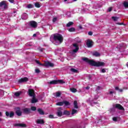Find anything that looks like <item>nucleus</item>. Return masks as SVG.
<instances>
[{"label": "nucleus", "mask_w": 128, "mask_h": 128, "mask_svg": "<svg viewBox=\"0 0 128 128\" xmlns=\"http://www.w3.org/2000/svg\"><path fill=\"white\" fill-rule=\"evenodd\" d=\"M84 62H88L90 66H96V68H100V66H104V62H96L94 60H90L88 58H82Z\"/></svg>", "instance_id": "1"}, {"label": "nucleus", "mask_w": 128, "mask_h": 128, "mask_svg": "<svg viewBox=\"0 0 128 128\" xmlns=\"http://www.w3.org/2000/svg\"><path fill=\"white\" fill-rule=\"evenodd\" d=\"M53 40L55 42L58 40V42H59L60 44H62V42H64V37H62V34H54Z\"/></svg>", "instance_id": "2"}, {"label": "nucleus", "mask_w": 128, "mask_h": 128, "mask_svg": "<svg viewBox=\"0 0 128 128\" xmlns=\"http://www.w3.org/2000/svg\"><path fill=\"white\" fill-rule=\"evenodd\" d=\"M50 84H66V82L62 80H53L49 82Z\"/></svg>", "instance_id": "3"}, {"label": "nucleus", "mask_w": 128, "mask_h": 128, "mask_svg": "<svg viewBox=\"0 0 128 128\" xmlns=\"http://www.w3.org/2000/svg\"><path fill=\"white\" fill-rule=\"evenodd\" d=\"M70 106V103L68 101L64 100L63 102H60L56 103V106Z\"/></svg>", "instance_id": "4"}, {"label": "nucleus", "mask_w": 128, "mask_h": 128, "mask_svg": "<svg viewBox=\"0 0 128 128\" xmlns=\"http://www.w3.org/2000/svg\"><path fill=\"white\" fill-rule=\"evenodd\" d=\"M29 26L33 28H38V22L34 20L30 21L29 22Z\"/></svg>", "instance_id": "5"}, {"label": "nucleus", "mask_w": 128, "mask_h": 128, "mask_svg": "<svg viewBox=\"0 0 128 128\" xmlns=\"http://www.w3.org/2000/svg\"><path fill=\"white\" fill-rule=\"evenodd\" d=\"M15 110L16 114V116H21L22 114V110H20V108H15Z\"/></svg>", "instance_id": "6"}, {"label": "nucleus", "mask_w": 128, "mask_h": 128, "mask_svg": "<svg viewBox=\"0 0 128 128\" xmlns=\"http://www.w3.org/2000/svg\"><path fill=\"white\" fill-rule=\"evenodd\" d=\"M6 116L8 118H12L14 116V112L12 111L10 112H6Z\"/></svg>", "instance_id": "7"}, {"label": "nucleus", "mask_w": 128, "mask_h": 128, "mask_svg": "<svg viewBox=\"0 0 128 128\" xmlns=\"http://www.w3.org/2000/svg\"><path fill=\"white\" fill-rule=\"evenodd\" d=\"M28 94L29 96H36V94L34 93V89H28Z\"/></svg>", "instance_id": "8"}, {"label": "nucleus", "mask_w": 128, "mask_h": 128, "mask_svg": "<svg viewBox=\"0 0 128 128\" xmlns=\"http://www.w3.org/2000/svg\"><path fill=\"white\" fill-rule=\"evenodd\" d=\"M62 108L61 107H60L58 108L56 112V114L57 116L59 117L60 118V116H62Z\"/></svg>", "instance_id": "9"}, {"label": "nucleus", "mask_w": 128, "mask_h": 128, "mask_svg": "<svg viewBox=\"0 0 128 128\" xmlns=\"http://www.w3.org/2000/svg\"><path fill=\"white\" fill-rule=\"evenodd\" d=\"M72 46L74 48H75V49L73 50H72L73 52H78V50H80V47H78V44H73Z\"/></svg>", "instance_id": "10"}, {"label": "nucleus", "mask_w": 128, "mask_h": 128, "mask_svg": "<svg viewBox=\"0 0 128 128\" xmlns=\"http://www.w3.org/2000/svg\"><path fill=\"white\" fill-rule=\"evenodd\" d=\"M2 6H4V10H6L8 8V4L6 3V1L3 0L0 2V8H2Z\"/></svg>", "instance_id": "11"}, {"label": "nucleus", "mask_w": 128, "mask_h": 128, "mask_svg": "<svg viewBox=\"0 0 128 128\" xmlns=\"http://www.w3.org/2000/svg\"><path fill=\"white\" fill-rule=\"evenodd\" d=\"M14 126H19L20 128H26V124L18 123L14 124Z\"/></svg>", "instance_id": "12"}, {"label": "nucleus", "mask_w": 128, "mask_h": 128, "mask_svg": "<svg viewBox=\"0 0 128 128\" xmlns=\"http://www.w3.org/2000/svg\"><path fill=\"white\" fill-rule=\"evenodd\" d=\"M115 108H118V110H124V108L122 107L120 104H115Z\"/></svg>", "instance_id": "13"}, {"label": "nucleus", "mask_w": 128, "mask_h": 128, "mask_svg": "<svg viewBox=\"0 0 128 128\" xmlns=\"http://www.w3.org/2000/svg\"><path fill=\"white\" fill-rule=\"evenodd\" d=\"M22 110L23 113L24 114H30V108H24Z\"/></svg>", "instance_id": "14"}, {"label": "nucleus", "mask_w": 128, "mask_h": 128, "mask_svg": "<svg viewBox=\"0 0 128 128\" xmlns=\"http://www.w3.org/2000/svg\"><path fill=\"white\" fill-rule=\"evenodd\" d=\"M28 78L26 77L21 78L18 80V82L20 84H22V82H28Z\"/></svg>", "instance_id": "15"}, {"label": "nucleus", "mask_w": 128, "mask_h": 128, "mask_svg": "<svg viewBox=\"0 0 128 128\" xmlns=\"http://www.w3.org/2000/svg\"><path fill=\"white\" fill-rule=\"evenodd\" d=\"M92 41L90 40H87L86 44L88 46V48H92Z\"/></svg>", "instance_id": "16"}, {"label": "nucleus", "mask_w": 128, "mask_h": 128, "mask_svg": "<svg viewBox=\"0 0 128 128\" xmlns=\"http://www.w3.org/2000/svg\"><path fill=\"white\" fill-rule=\"evenodd\" d=\"M54 64L50 62H45L44 65V66H51L52 67L54 66Z\"/></svg>", "instance_id": "17"}, {"label": "nucleus", "mask_w": 128, "mask_h": 128, "mask_svg": "<svg viewBox=\"0 0 128 128\" xmlns=\"http://www.w3.org/2000/svg\"><path fill=\"white\" fill-rule=\"evenodd\" d=\"M36 124H44V120L42 119H38L36 121Z\"/></svg>", "instance_id": "18"}, {"label": "nucleus", "mask_w": 128, "mask_h": 128, "mask_svg": "<svg viewBox=\"0 0 128 128\" xmlns=\"http://www.w3.org/2000/svg\"><path fill=\"white\" fill-rule=\"evenodd\" d=\"M38 114H40L42 116L44 114V112L40 108H39L38 109Z\"/></svg>", "instance_id": "19"}, {"label": "nucleus", "mask_w": 128, "mask_h": 128, "mask_svg": "<svg viewBox=\"0 0 128 128\" xmlns=\"http://www.w3.org/2000/svg\"><path fill=\"white\" fill-rule=\"evenodd\" d=\"M92 56H94L98 57L100 56V54L98 52H92Z\"/></svg>", "instance_id": "20"}, {"label": "nucleus", "mask_w": 128, "mask_h": 128, "mask_svg": "<svg viewBox=\"0 0 128 128\" xmlns=\"http://www.w3.org/2000/svg\"><path fill=\"white\" fill-rule=\"evenodd\" d=\"M38 102V99L36 98V96H33L31 100L32 104H36Z\"/></svg>", "instance_id": "21"}, {"label": "nucleus", "mask_w": 128, "mask_h": 128, "mask_svg": "<svg viewBox=\"0 0 128 128\" xmlns=\"http://www.w3.org/2000/svg\"><path fill=\"white\" fill-rule=\"evenodd\" d=\"M22 94V91L16 92L14 93V96L16 97H18L20 94Z\"/></svg>", "instance_id": "22"}, {"label": "nucleus", "mask_w": 128, "mask_h": 128, "mask_svg": "<svg viewBox=\"0 0 128 128\" xmlns=\"http://www.w3.org/2000/svg\"><path fill=\"white\" fill-rule=\"evenodd\" d=\"M74 108H78V101L74 100Z\"/></svg>", "instance_id": "23"}, {"label": "nucleus", "mask_w": 128, "mask_h": 128, "mask_svg": "<svg viewBox=\"0 0 128 128\" xmlns=\"http://www.w3.org/2000/svg\"><path fill=\"white\" fill-rule=\"evenodd\" d=\"M63 114H65L66 116H70V111L65 110L63 112Z\"/></svg>", "instance_id": "24"}, {"label": "nucleus", "mask_w": 128, "mask_h": 128, "mask_svg": "<svg viewBox=\"0 0 128 128\" xmlns=\"http://www.w3.org/2000/svg\"><path fill=\"white\" fill-rule=\"evenodd\" d=\"M73 24H74V22H70L66 24V26H67V28H70V26H72Z\"/></svg>", "instance_id": "25"}, {"label": "nucleus", "mask_w": 128, "mask_h": 128, "mask_svg": "<svg viewBox=\"0 0 128 128\" xmlns=\"http://www.w3.org/2000/svg\"><path fill=\"white\" fill-rule=\"evenodd\" d=\"M112 20H114V22H116L118 20V18H120L117 17V16H112Z\"/></svg>", "instance_id": "26"}, {"label": "nucleus", "mask_w": 128, "mask_h": 128, "mask_svg": "<svg viewBox=\"0 0 128 128\" xmlns=\"http://www.w3.org/2000/svg\"><path fill=\"white\" fill-rule=\"evenodd\" d=\"M74 114H78V110L76 109H72L71 114L74 115Z\"/></svg>", "instance_id": "27"}, {"label": "nucleus", "mask_w": 128, "mask_h": 128, "mask_svg": "<svg viewBox=\"0 0 128 128\" xmlns=\"http://www.w3.org/2000/svg\"><path fill=\"white\" fill-rule=\"evenodd\" d=\"M123 4L126 8H128V2H124Z\"/></svg>", "instance_id": "28"}, {"label": "nucleus", "mask_w": 128, "mask_h": 128, "mask_svg": "<svg viewBox=\"0 0 128 128\" xmlns=\"http://www.w3.org/2000/svg\"><path fill=\"white\" fill-rule=\"evenodd\" d=\"M75 31H76V28H71L68 29V32H75Z\"/></svg>", "instance_id": "29"}, {"label": "nucleus", "mask_w": 128, "mask_h": 128, "mask_svg": "<svg viewBox=\"0 0 128 128\" xmlns=\"http://www.w3.org/2000/svg\"><path fill=\"white\" fill-rule=\"evenodd\" d=\"M61 95H62V93H60V92H56V98H60V96Z\"/></svg>", "instance_id": "30"}, {"label": "nucleus", "mask_w": 128, "mask_h": 128, "mask_svg": "<svg viewBox=\"0 0 128 128\" xmlns=\"http://www.w3.org/2000/svg\"><path fill=\"white\" fill-rule=\"evenodd\" d=\"M70 90L72 92H78V90L76 88H70Z\"/></svg>", "instance_id": "31"}, {"label": "nucleus", "mask_w": 128, "mask_h": 128, "mask_svg": "<svg viewBox=\"0 0 128 128\" xmlns=\"http://www.w3.org/2000/svg\"><path fill=\"white\" fill-rule=\"evenodd\" d=\"M34 6L36 8H40V3L36 2L34 4Z\"/></svg>", "instance_id": "32"}, {"label": "nucleus", "mask_w": 128, "mask_h": 128, "mask_svg": "<svg viewBox=\"0 0 128 128\" xmlns=\"http://www.w3.org/2000/svg\"><path fill=\"white\" fill-rule=\"evenodd\" d=\"M35 62H36V64H40V66H44V64L40 62V61H38V60H36Z\"/></svg>", "instance_id": "33"}, {"label": "nucleus", "mask_w": 128, "mask_h": 128, "mask_svg": "<svg viewBox=\"0 0 128 128\" xmlns=\"http://www.w3.org/2000/svg\"><path fill=\"white\" fill-rule=\"evenodd\" d=\"M70 70L72 72H74L75 74H76V72H78V70L74 68H70Z\"/></svg>", "instance_id": "34"}, {"label": "nucleus", "mask_w": 128, "mask_h": 128, "mask_svg": "<svg viewBox=\"0 0 128 128\" xmlns=\"http://www.w3.org/2000/svg\"><path fill=\"white\" fill-rule=\"evenodd\" d=\"M26 8H34V6H32V4H28L27 5Z\"/></svg>", "instance_id": "35"}, {"label": "nucleus", "mask_w": 128, "mask_h": 128, "mask_svg": "<svg viewBox=\"0 0 128 128\" xmlns=\"http://www.w3.org/2000/svg\"><path fill=\"white\" fill-rule=\"evenodd\" d=\"M30 110H33V112H34L36 110V106H32Z\"/></svg>", "instance_id": "36"}, {"label": "nucleus", "mask_w": 128, "mask_h": 128, "mask_svg": "<svg viewBox=\"0 0 128 128\" xmlns=\"http://www.w3.org/2000/svg\"><path fill=\"white\" fill-rule=\"evenodd\" d=\"M118 116H116V117H113L112 118V120L114 122H118Z\"/></svg>", "instance_id": "37"}, {"label": "nucleus", "mask_w": 128, "mask_h": 128, "mask_svg": "<svg viewBox=\"0 0 128 128\" xmlns=\"http://www.w3.org/2000/svg\"><path fill=\"white\" fill-rule=\"evenodd\" d=\"M49 118H54V114H50L48 116Z\"/></svg>", "instance_id": "38"}, {"label": "nucleus", "mask_w": 128, "mask_h": 128, "mask_svg": "<svg viewBox=\"0 0 128 128\" xmlns=\"http://www.w3.org/2000/svg\"><path fill=\"white\" fill-rule=\"evenodd\" d=\"M35 72H36V74H40V69L38 68L36 69Z\"/></svg>", "instance_id": "39"}, {"label": "nucleus", "mask_w": 128, "mask_h": 128, "mask_svg": "<svg viewBox=\"0 0 128 128\" xmlns=\"http://www.w3.org/2000/svg\"><path fill=\"white\" fill-rule=\"evenodd\" d=\"M106 68H102L101 70V72H102V74H104V72H106Z\"/></svg>", "instance_id": "40"}, {"label": "nucleus", "mask_w": 128, "mask_h": 128, "mask_svg": "<svg viewBox=\"0 0 128 128\" xmlns=\"http://www.w3.org/2000/svg\"><path fill=\"white\" fill-rule=\"evenodd\" d=\"M100 90V86H98L96 88V92H98V90Z\"/></svg>", "instance_id": "41"}, {"label": "nucleus", "mask_w": 128, "mask_h": 128, "mask_svg": "<svg viewBox=\"0 0 128 128\" xmlns=\"http://www.w3.org/2000/svg\"><path fill=\"white\" fill-rule=\"evenodd\" d=\"M58 20V18H54L52 20V22H56V21Z\"/></svg>", "instance_id": "42"}, {"label": "nucleus", "mask_w": 128, "mask_h": 128, "mask_svg": "<svg viewBox=\"0 0 128 128\" xmlns=\"http://www.w3.org/2000/svg\"><path fill=\"white\" fill-rule=\"evenodd\" d=\"M40 52H44V50H46V48H40Z\"/></svg>", "instance_id": "43"}, {"label": "nucleus", "mask_w": 128, "mask_h": 128, "mask_svg": "<svg viewBox=\"0 0 128 128\" xmlns=\"http://www.w3.org/2000/svg\"><path fill=\"white\" fill-rule=\"evenodd\" d=\"M117 24H118V26H122V25H124V23L123 22H118Z\"/></svg>", "instance_id": "44"}, {"label": "nucleus", "mask_w": 128, "mask_h": 128, "mask_svg": "<svg viewBox=\"0 0 128 128\" xmlns=\"http://www.w3.org/2000/svg\"><path fill=\"white\" fill-rule=\"evenodd\" d=\"M10 2H11V4H14V0H8Z\"/></svg>", "instance_id": "45"}, {"label": "nucleus", "mask_w": 128, "mask_h": 128, "mask_svg": "<svg viewBox=\"0 0 128 128\" xmlns=\"http://www.w3.org/2000/svg\"><path fill=\"white\" fill-rule=\"evenodd\" d=\"M88 34V36H92V32H89Z\"/></svg>", "instance_id": "46"}, {"label": "nucleus", "mask_w": 128, "mask_h": 128, "mask_svg": "<svg viewBox=\"0 0 128 128\" xmlns=\"http://www.w3.org/2000/svg\"><path fill=\"white\" fill-rule=\"evenodd\" d=\"M108 12H110L111 10H112V7H110L108 9Z\"/></svg>", "instance_id": "47"}, {"label": "nucleus", "mask_w": 128, "mask_h": 128, "mask_svg": "<svg viewBox=\"0 0 128 128\" xmlns=\"http://www.w3.org/2000/svg\"><path fill=\"white\" fill-rule=\"evenodd\" d=\"M115 90H120V88H118V86H116V87L115 88Z\"/></svg>", "instance_id": "48"}, {"label": "nucleus", "mask_w": 128, "mask_h": 128, "mask_svg": "<svg viewBox=\"0 0 128 128\" xmlns=\"http://www.w3.org/2000/svg\"><path fill=\"white\" fill-rule=\"evenodd\" d=\"M90 87L89 86H87L86 88V90H90Z\"/></svg>", "instance_id": "49"}, {"label": "nucleus", "mask_w": 128, "mask_h": 128, "mask_svg": "<svg viewBox=\"0 0 128 128\" xmlns=\"http://www.w3.org/2000/svg\"><path fill=\"white\" fill-rule=\"evenodd\" d=\"M119 92H123V90H122V89H119Z\"/></svg>", "instance_id": "50"}, {"label": "nucleus", "mask_w": 128, "mask_h": 128, "mask_svg": "<svg viewBox=\"0 0 128 128\" xmlns=\"http://www.w3.org/2000/svg\"><path fill=\"white\" fill-rule=\"evenodd\" d=\"M77 42H78V44H80V43L82 42V40H78Z\"/></svg>", "instance_id": "51"}, {"label": "nucleus", "mask_w": 128, "mask_h": 128, "mask_svg": "<svg viewBox=\"0 0 128 128\" xmlns=\"http://www.w3.org/2000/svg\"><path fill=\"white\" fill-rule=\"evenodd\" d=\"M114 94V92H112V91H110V94Z\"/></svg>", "instance_id": "52"}, {"label": "nucleus", "mask_w": 128, "mask_h": 128, "mask_svg": "<svg viewBox=\"0 0 128 128\" xmlns=\"http://www.w3.org/2000/svg\"><path fill=\"white\" fill-rule=\"evenodd\" d=\"M33 36L35 38V36H36V34H33Z\"/></svg>", "instance_id": "53"}, {"label": "nucleus", "mask_w": 128, "mask_h": 128, "mask_svg": "<svg viewBox=\"0 0 128 128\" xmlns=\"http://www.w3.org/2000/svg\"><path fill=\"white\" fill-rule=\"evenodd\" d=\"M2 116V112H0V116Z\"/></svg>", "instance_id": "54"}, {"label": "nucleus", "mask_w": 128, "mask_h": 128, "mask_svg": "<svg viewBox=\"0 0 128 128\" xmlns=\"http://www.w3.org/2000/svg\"><path fill=\"white\" fill-rule=\"evenodd\" d=\"M94 104H98V102H94Z\"/></svg>", "instance_id": "55"}, {"label": "nucleus", "mask_w": 128, "mask_h": 128, "mask_svg": "<svg viewBox=\"0 0 128 128\" xmlns=\"http://www.w3.org/2000/svg\"><path fill=\"white\" fill-rule=\"evenodd\" d=\"M64 2H68V0H64Z\"/></svg>", "instance_id": "56"}, {"label": "nucleus", "mask_w": 128, "mask_h": 128, "mask_svg": "<svg viewBox=\"0 0 128 128\" xmlns=\"http://www.w3.org/2000/svg\"><path fill=\"white\" fill-rule=\"evenodd\" d=\"M76 0H73V1H74V2H76Z\"/></svg>", "instance_id": "57"}, {"label": "nucleus", "mask_w": 128, "mask_h": 128, "mask_svg": "<svg viewBox=\"0 0 128 128\" xmlns=\"http://www.w3.org/2000/svg\"><path fill=\"white\" fill-rule=\"evenodd\" d=\"M126 66H128V64H126Z\"/></svg>", "instance_id": "58"}, {"label": "nucleus", "mask_w": 128, "mask_h": 128, "mask_svg": "<svg viewBox=\"0 0 128 128\" xmlns=\"http://www.w3.org/2000/svg\"><path fill=\"white\" fill-rule=\"evenodd\" d=\"M0 122H2V119L1 118H0Z\"/></svg>", "instance_id": "59"}, {"label": "nucleus", "mask_w": 128, "mask_h": 128, "mask_svg": "<svg viewBox=\"0 0 128 128\" xmlns=\"http://www.w3.org/2000/svg\"><path fill=\"white\" fill-rule=\"evenodd\" d=\"M54 96H55L56 94H54Z\"/></svg>", "instance_id": "60"}]
</instances>
